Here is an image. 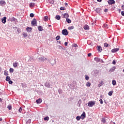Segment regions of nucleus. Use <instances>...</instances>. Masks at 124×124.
Segmentation results:
<instances>
[{
  "label": "nucleus",
  "instance_id": "f257e3e1",
  "mask_svg": "<svg viewBox=\"0 0 124 124\" xmlns=\"http://www.w3.org/2000/svg\"><path fill=\"white\" fill-rule=\"evenodd\" d=\"M94 105H95V101H90L88 103V106H89V107H93Z\"/></svg>",
  "mask_w": 124,
  "mask_h": 124
},
{
  "label": "nucleus",
  "instance_id": "f03ea898",
  "mask_svg": "<svg viewBox=\"0 0 124 124\" xmlns=\"http://www.w3.org/2000/svg\"><path fill=\"white\" fill-rule=\"evenodd\" d=\"M62 34L63 35H67L68 34V31L66 29H63L62 31Z\"/></svg>",
  "mask_w": 124,
  "mask_h": 124
},
{
  "label": "nucleus",
  "instance_id": "7ed1b4c3",
  "mask_svg": "<svg viewBox=\"0 0 124 124\" xmlns=\"http://www.w3.org/2000/svg\"><path fill=\"white\" fill-rule=\"evenodd\" d=\"M39 60L40 62H45V60H46L47 62H50L49 60H47V58L45 57H41Z\"/></svg>",
  "mask_w": 124,
  "mask_h": 124
},
{
  "label": "nucleus",
  "instance_id": "20e7f679",
  "mask_svg": "<svg viewBox=\"0 0 124 124\" xmlns=\"http://www.w3.org/2000/svg\"><path fill=\"white\" fill-rule=\"evenodd\" d=\"M0 4L1 6H4L6 4V2H5V1L2 0L0 1Z\"/></svg>",
  "mask_w": 124,
  "mask_h": 124
},
{
  "label": "nucleus",
  "instance_id": "39448f33",
  "mask_svg": "<svg viewBox=\"0 0 124 124\" xmlns=\"http://www.w3.org/2000/svg\"><path fill=\"white\" fill-rule=\"evenodd\" d=\"M80 118L81 120H84L86 118V113L85 112H83L82 114L80 116Z\"/></svg>",
  "mask_w": 124,
  "mask_h": 124
},
{
  "label": "nucleus",
  "instance_id": "423d86ee",
  "mask_svg": "<svg viewBox=\"0 0 124 124\" xmlns=\"http://www.w3.org/2000/svg\"><path fill=\"white\" fill-rule=\"evenodd\" d=\"M98 74H99V71L97 70H95L94 71V76L96 77V76H97V75H98Z\"/></svg>",
  "mask_w": 124,
  "mask_h": 124
},
{
  "label": "nucleus",
  "instance_id": "0eeeda50",
  "mask_svg": "<svg viewBox=\"0 0 124 124\" xmlns=\"http://www.w3.org/2000/svg\"><path fill=\"white\" fill-rule=\"evenodd\" d=\"M36 19L35 18H34L33 20L31 21V25H32L33 26H34L35 25H36Z\"/></svg>",
  "mask_w": 124,
  "mask_h": 124
},
{
  "label": "nucleus",
  "instance_id": "6e6552de",
  "mask_svg": "<svg viewBox=\"0 0 124 124\" xmlns=\"http://www.w3.org/2000/svg\"><path fill=\"white\" fill-rule=\"evenodd\" d=\"M108 3L109 5H112L115 4V0H109L108 1Z\"/></svg>",
  "mask_w": 124,
  "mask_h": 124
},
{
  "label": "nucleus",
  "instance_id": "1a4fd4ad",
  "mask_svg": "<svg viewBox=\"0 0 124 124\" xmlns=\"http://www.w3.org/2000/svg\"><path fill=\"white\" fill-rule=\"evenodd\" d=\"M94 60L96 62H101V59L99 58L95 57L94 58Z\"/></svg>",
  "mask_w": 124,
  "mask_h": 124
},
{
  "label": "nucleus",
  "instance_id": "9d476101",
  "mask_svg": "<svg viewBox=\"0 0 124 124\" xmlns=\"http://www.w3.org/2000/svg\"><path fill=\"white\" fill-rule=\"evenodd\" d=\"M119 49H120L119 48H114L111 50V52L112 53H116V52H118Z\"/></svg>",
  "mask_w": 124,
  "mask_h": 124
},
{
  "label": "nucleus",
  "instance_id": "9b49d317",
  "mask_svg": "<svg viewBox=\"0 0 124 124\" xmlns=\"http://www.w3.org/2000/svg\"><path fill=\"white\" fill-rule=\"evenodd\" d=\"M50 63L51 65H54L56 64V60H53L52 59L50 61Z\"/></svg>",
  "mask_w": 124,
  "mask_h": 124
},
{
  "label": "nucleus",
  "instance_id": "f8f14e48",
  "mask_svg": "<svg viewBox=\"0 0 124 124\" xmlns=\"http://www.w3.org/2000/svg\"><path fill=\"white\" fill-rule=\"evenodd\" d=\"M2 23L3 24H5L6 23V17L4 16L3 18L1 19Z\"/></svg>",
  "mask_w": 124,
  "mask_h": 124
},
{
  "label": "nucleus",
  "instance_id": "ddd939ff",
  "mask_svg": "<svg viewBox=\"0 0 124 124\" xmlns=\"http://www.w3.org/2000/svg\"><path fill=\"white\" fill-rule=\"evenodd\" d=\"M95 11L97 13H101V8H97L95 10Z\"/></svg>",
  "mask_w": 124,
  "mask_h": 124
},
{
  "label": "nucleus",
  "instance_id": "4468645a",
  "mask_svg": "<svg viewBox=\"0 0 124 124\" xmlns=\"http://www.w3.org/2000/svg\"><path fill=\"white\" fill-rule=\"evenodd\" d=\"M38 30L39 31H44V30L43 29V27H42V26H39L38 27Z\"/></svg>",
  "mask_w": 124,
  "mask_h": 124
},
{
  "label": "nucleus",
  "instance_id": "2eb2a0df",
  "mask_svg": "<svg viewBox=\"0 0 124 124\" xmlns=\"http://www.w3.org/2000/svg\"><path fill=\"white\" fill-rule=\"evenodd\" d=\"M45 87H46V88H50V86H51V84L50 83L46 82L45 83Z\"/></svg>",
  "mask_w": 124,
  "mask_h": 124
},
{
  "label": "nucleus",
  "instance_id": "dca6fc26",
  "mask_svg": "<svg viewBox=\"0 0 124 124\" xmlns=\"http://www.w3.org/2000/svg\"><path fill=\"white\" fill-rule=\"evenodd\" d=\"M18 64H19V63H18V62H14L13 63V65L14 67H17V66H18Z\"/></svg>",
  "mask_w": 124,
  "mask_h": 124
},
{
  "label": "nucleus",
  "instance_id": "f3484780",
  "mask_svg": "<svg viewBox=\"0 0 124 124\" xmlns=\"http://www.w3.org/2000/svg\"><path fill=\"white\" fill-rule=\"evenodd\" d=\"M63 18H65L66 19H67V18H68V17H69V15H68V13H65L63 15Z\"/></svg>",
  "mask_w": 124,
  "mask_h": 124
},
{
  "label": "nucleus",
  "instance_id": "a211bd4d",
  "mask_svg": "<svg viewBox=\"0 0 124 124\" xmlns=\"http://www.w3.org/2000/svg\"><path fill=\"white\" fill-rule=\"evenodd\" d=\"M36 102L37 103V104H40V103H41V102H42V99H38L37 100H36Z\"/></svg>",
  "mask_w": 124,
  "mask_h": 124
},
{
  "label": "nucleus",
  "instance_id": "6ab92c4d",
  "mask_svg": "<svg viewBox=\"0 0 124 124\" xmlns=\"http://www.w3.org/2000/svg\"><path fill=\"white\" fill-rule=\"evenodd\" d=\"M31 30H32V29L31 27H27L26 28L27 31L28 32H31Z\"/></svg>",
  "mask_w": 124,
  "mask_h": 124
},
{
  "label": "nucleus",
  "instance_id": "aec40b11",
  "mask_svg": "<svg viewBox=\"0 0 124 124\" xmlns=\"http://www.w3.org/2000/svg\"><path fill=\"white\" fill-rule=\"evenodd\" d=\"M115 69H116V67L115 66H113L109 70L110 72H114V71H115Z\"/></svg>",
  "mask_w": 124,
  "mask_h": 124
},
{
  "label": "nucleus",
  "instance_id": "412c9836",
  "mask_svg": "<svg viewBox=\"0 0 124 124\" xmlns=\"http://www.w3.org/2000/svg\"><path fill=\"white\" fill-rule=\"evenodd\" d=\"M84 30H85V31H87L88 30H90V27L88 26V25H85L84 27Z\"/></svg>",
  "mask_w": 124,
  "mask_h": 124
},
{
  "label": "nucleus",
  "instance_id": "4be33fe9",
  "mask_svg": "<svg viewBox=\"0 0 124 124\" xmlns=\"http://www.w3.org/2000/svg\"><path fill=\"white\" fill-rule=\"evenodd\" d=\"M97 50L98 51V52H101V51H102V49L101 46H97Z\"/></svg>",
  "mask_w": 124,
  "mask_h": 124
},
{
  "label": "nucleus",
  "instance_id": "5701e85b",
  "mask_svg": "<svg viewBox=\"0 0 124 124\" xmlns=\"http://www.w3.org/2000/svg\"><path fill=\"white\" fill-rule=\"evenodd\" d=\"M103 85H104V82H103V81H102L98 84V87L100 88V87H101V86H103Z\"/></svg>",
  "mask_w": 124,
  "mask_h": 124
},
{
  "label": "nucleus",
  "instance_id": "b1692460",
  "mask_svg": "<svg viewBox=\"0 0 124 124\" xmlns=\"http://www.w3.org/2000/svg\"><path fill=\"white\" fill-rule=\"evenodd\" d=\"M91 85H92V83H91V82H87L86 83V87H91Z\"/></svg>",
  "mask_w": 124,
  "mask_h": 124
},
{
  "label": "nucleus",
  "instance_id": "393cba45",
  "mask_svg": "<svg viewBox=\"0 0 124 124\" xmlns=\"http://www.w3.org/2000/svg\"><path fill=\"white\" fill-rule=\"evenodd\" d=\"M66 21L67 23H68V24H70V23H71V20H70V19H69V18H66Z\"/></svg>",
  "mask_w": 124,
  "mask_h": 124
},
{
  "label": "nucleus",
  "instance_id": "a878e982",
  "mask_svg": "<svg viewBox=\"0 0 124 124\" xmlns=\"http://www.w3.org/2000/svg\"><path fill=\"white\" fill-rule=\"evenodd\" d=\"M10 80H11V78H10V77L7 76L6 78V81H7L8 82Z\"/></svg>",
  "mask_w": 124,
  "mask_h": 124
},
{
  "label": "nucleus",
  "instance_id": "bb28decb",
  "mask_svg": "<svg viewBox=\"0 0 124 124\" xmlns=\"http://www.w3.org/2000/svg\"><path fill=\"white\" fill-rule=\"evenodd\" d=\"M112 83L113 86H116V84H117V82L115 80H112Z\"/></svg>",
  "mask_w": 124,
  "mask_h": 124
},
{
  "label": "nucleus",
  "instance_id": "cd10ccee",
  "mask_svg": "<svg viewBox=\"0 0 124 124\" xmlns=\"http://www.w3.org/2000/svg\"><path fill=\"white\" fill-rule=\"evenodd\" d=\"M55 18L57 20H60L61 19V16H60L59 15H57V16H56Z\"/></svg>",
  "mask_w": 124,
  "mask_h": 124
},
{
  "label": "nucleus",
  "instance_id": "c85d7f7f",
  "mask_svg": "<svg viewBox=\"0 0 124 124\" xmlns=\"http://www.w3.org/2000/svg\"><path fill=\"white\" fill-rule=\"evenodd\" d=\"M101 122H102L103 124H105V123H106V120H105V118H103L101 120Z\"/></svg>",
  "mask_w": 124,
  "mask_h": 124
},
{
  "label": "nucleus",
  "instance_id": "c756f323",
  "mask_svg": "<svg viewBox=\"0 0 124 124\" xmlns=\"http://www.w3.org/2000/svg\"><path fill=\"white\" fill-rule=\"evenodd\" d=\"M9 71L10 73H13L14 72V69L12 68H10Z\"/></svg>",
  "mask_w": 124,
  "mask_h": 124
},
{
  "label": "nucleus",
  "instance_id": "7c9ffc66",
  "mask_svg": "<svg viewBox=\"0 0 124 124\" xmlns=\"http://www.w3.org/2000/svg\"><path fill=\"white\" fill-rule=\"evenodd\" d=\"M44 20L45 22H47L48 21V16H46L44 17Z\"/></svg>",
  "mask_w": 124,
  "mask_h": 124
},
{
  "label": "nucleus",
  "instance_id": "2f4dec72",
  "mask_svg": "<svg viewBox=\"0 0 124 124\" xmlns=\"http://www.w3.org/2000/svg\"><path fill=\"white\" fill-rule=\"evenodd\" d=\"M44 121H49V117L46 116V117L44 118Z\"/></svg>",
  "mask_w": 124,
  "mask_h": 124
},
{
  "label": "nucleus",
  "instance_id": "473e14b6",
  "mask_svg": "<svg viewBox=\"0 0 124 124\" xmlns=\"http://www.w3.org/2000/svg\"><path fill=\"white\" fill-rule=\"evenodd\" d=\"M4 75H5V76H8L9 74H8V72L7 71H4Z\"/></svg>",
  "mask_w": 124,
  "mask_h": 124
},
{
  "label": "nucleus",
  "instance_id": "72a5a7b5",
  "mask_svg": "<svg viewBox=\"0 0 124 124\" xmlns=\"http://www.w3.org/2000/svg\"><path fill=\"white\" fill-rule=\"evenodd\" d=\"M108 94L109 96H111L113 94V91L109 92Z\"/></svg>",
  "mask_w": 124,
  "mask_h": 124
},
{
  "label": "nucleus",
  "instance_id": "f704fd0d",
  "mask_svg": "<svg viewBox=\"0 0 124 124\" xmlns=\"http://www.w3.org/2000/svg\"><path fill=\"white\" fill-rule=\"evenodd\" d=\"M30 16L31 17V18H33V17H34V15L33 13H31L30 14Z\"/></svg>",
  "mask_w": 124,
  "mask_h": 124
},
{
  "label": "nucleus",
  "instance_id": "c9c22d12",
  "mask_svg": "<svg viewBox=\"0 0 124 124\" xmlns=\"http://www.w3.org/2000/svg\"><path fill=\"white\" fill-rule=\"evenodd\" d=\"M89 79H90V77H89L88 75H85V80H89Z\"/></svg>",
  "mask_w": 124,
  "mask_h": 124
},
{
  "label": "nucleus",
  "instance_id": "e433bc0d",
  "mask_svg": "<svg viewBox=\"0 0 124 124\" xmlns=\"http://www.w3.org/2000/svg\"><path fill=\"white\" fill-rule=\"evenodd\" d=\"M80 119H81V117L80 116H77L76 117V119L77 120V121H80Z\"/></svg>",
  "mask_w": 124,
  "mask_h": 124
},
{
  "label": "nucleus",
  "instance_id": "4c0bfd02",
  "mask_svg": "<svg viewBox=\"0 0 124 124\" xmlns=\"http://www.w3.org/2000/svg\"><path fill=\"white\" fill-rule=\"evenodd\" d=\"M30 6H31V7H32V6H34V3H31L30 4Z\"/></svg>",
  "mask_w": 124,
  "mask_h": 124
},
{
  "label": "nucleus",
  "instance_id": "58836bf2",
  "mask_svg": "<svg viewBox=\"0 0 124 124\" xmlns=\"http://www.w3.org/2000/svg\"><path fill=\"white\" fill-rule=\"evenodd\" d=\"M26 123L27 124H31V119H29Z\"/></svg>",
  "mask_w": 124,
  "mask_h": 124
},
{
  "label": "nucleus",
  "instance_id": "ea45409f",
  "mask_svg": "<svg viewBox=\"0 0 124 124\" xmlns=\"http://www.w3.org/2000/svg\"><path fill=\"white\" fill-rule=\"evenodd\" d=\"M73 29H74V26H71L68 27V30H73Z\"/></svg>",
  "mask_w": 124,
  "mask_h": 124
},
{
  "label": "nucleus",
  "instance_id": "a19ab883",
  "mask_svg": "<svg viewBox=\"0 0 124 124\" xmlns=\"http://www.w3.org/2000/svg\"><path fill=\"white\" fill-rule=\"evenodd\" d=\"M60 38H61V37H60V36H57L56 37V40H60Z\"/></svg>",
  "mask_w": 124,
  "mask_h": 124
},
{
  "label": "nucleus",
  "instance_id": "79ce46f5",
  "mask_svg": "<svg viewBox=\"0 0 124 124\" xmlns=\"http://www.w3.org/2000/svg\"><path fill=\"white\" fill-rule=\"evenodd\" d=\"M9 84H10V85H12V84H13V81H12V80H9Z\"/></svg>",
  "mask_w": 124,
  "mask_h": 124
},
{
  "label": "nucleus",
  "instance_id": "37998d69",
  "mask_svg": "<svg viewBox=\"0 0 124 124\" xmlns=\"http://www.w3.org/2000/svg\"><path fill=\"white\" fill-rule=\"evenodd\" d=\"M7 108L9 109V110H11V109H12V107H11V106H8Z\"/></svg>",
  "mask_w": 124,
  "mask_h": 124
},
{
  "label": "nucleus",
  "instance_id": "c03bdc74",
  "mask_svg": "<svg viewBox=\"0 0 124 124\" xmlns=\"http://www.w3.org/2000/svg\"><path fill=\"white\" fill-rule=\"evenodd\" d=\"M60 10H65V7H61L60 8Z\"/></svg>",
  "mask_w": 124,
  "mask_h": 124
},
{
  "label": "nucleus",
  "instance_id": "a18cd8bd",
  "mask_svg": "<svg viewBox=\"0 0 124 124\" xmlns=\"http://www.w3.org/2000/svg\"><path fill=\"white\" fill-rule=\"evenodd\" d=\"M22 108L21 107H20L18 109V112H19V113H21L22 112Z\"/></svg>",
  "mask_w": 124,
  "mask_h": 124
},
{
  "label": "nucleus",
  "instance_id": "49530a36",
  "mask_svg": "<svg viewBox=\"0 0 124 124\" xmlns=\"http://www.w3.org/2000/svg\"><path fill=\"white\" fill-rule=\"evenodd\" d=\"M99 101H100L101 104H103V101L102 100V99H100L99 100Z\"/></svg>",
  "mask_w": 124,
  "mask_h": 124
},
{
  "label": "nucleus",
  "instance_id": "de8ad7c7",
  "mask_svg": "<svg viewBox=\"0 0 124 124\" xmlns=\"http://www.w3.org/2000/svg\"><path fill=\"white\" fill-rule=\"evenodd\" d=\"M108 45H109L108 44H107V43H105L104 44L105 47H108Z\"/></svg>",
  "mask_w": 124,
  "mask_h": 124
},
{
  "label": "nucleus",
  "instance_id": "09e8293b",
  "mask_svg": "<svg viewBox=\"0 0 124 124\" xmlns=\"http://www.w3.org/2000/svg\"><path fill=\"white\" fill-rule=\"evenodd\" d=\"M73 46L75 47H78V45H77V44H74L73 45Z\"/></svg>",
  "mask_w": 124,
  "mask_h": 124
},
{
  "label": "nucleus",
  "instance_id": "8fccbe9b",
  "mask_svg": "<svg viewBox=\"0 0 124 124\" xmlns=\"http://www.w3.org/2000/svg\"><path fill=\"white\" fill-rule=\"evenodd\" d=\"M112 64H116V60H113V61Z\"/></svg>",
  "mask_w": 124,
  "mask_h": 124
},
{
  "label": "nucleus",
  "instance_id": "3c124183",
  "mask_svg": "<svg viewBox=\"0 0 124 124\" xmlns=\"http://www.w3.org/2000/svg\"><path fill=\"white\" fill-rule=\"evenodd\" d=\"M23 35H24V36H25V37H27V36H28V35H27V33H23Z\"/></svg>",
  "mask_w": 124,
  "mask_h": 124
},
{
  "label": "nucleus",
  "instance_id": "603ef678",
  "mask_svg": "<svg viewBox=\"0 0 124 124\" xmlns=\"http://www.w3.org/2000/svg\"><path fill=\"white\" fill-rule=\"evenodd\" d=\"M121 15H122V16H124V11L121 12Z\"/></svg>",
  "mask_w": 124,
  "mask_h": 124
},
{
  "label": "nucleus",
  "instance_id": "864d4df0",
  "mask_svg": "<svg viewBox=\"0 0 124 124\" xmlns=\"http://www.w3.org/2000/svg\"><path fill=\"white\" fill-rule=\"evenodd\" d=\"M68 44V43H67V42H65V43H64L65 46H67Z\"/></svg>",
  "mask_w": 124,
  "mask_h": 124
},
{
  "label": "nucleus",
  "instance_id": "5fc2aeb1",
  "mask_svg": "<svg viewBox=\"0 0 124 124\" xmlns=\"http://www.w3.org/2000/svg\"><path fill=\"white\" fill-rule=\"evenodd\" d=\"M92 56V53H88V57H91Z\"/></svg>",
  "mask_w": 124,
  "mask_h": 124
},
{
  "label": "nucleus",
  "instance_id": "6e6d98bb",
  "mask_svg": "<svg viewBox=\"0 0 124 124\" xmlns=\"http://www.w3.org/2000/svg\"><path fill=\"white\" fill-rule=\"evenodd\" d=\"M104 12H108V9H105L104 10Z\"/></svg>",
  "mask_w": 124,
  "mask_h": 124
},
{
  "label": "nucleus",
  "instance_id": "4d7b16f0",
  "mask_svg": "<svg viewBox=\"0 0 124 124\" xmlns=\"http://www.w3.org/2000/svg\"><path fill=\"white\" fill-rule=\"evenodd\" d=\"M97 1L98 2H101V1H102V0H97Z\"/></svg>",
  "mask_w": 124,
  "mask_h": 124
},
{
  "label": "nucleus",
  "instance_id": "13d9d810",
  "mask_svg": "<svg viewBox=\"0 0 124 124\" xmlns=\"http://www.w3.org/2000/svg\"><path fill=\"white\" fill-rule=\"evenodd\" d=\"M1 101H2V99H1V98H0V102H1Z\"/></svg>",
  "mask_w": 124,
  "mask_h": 124
},
{
  "label": "nucleus",
  "instance_id": "bf43d9fd",
  "mask_svg": "<svg viewBox=\"0 0 124 124\" xmlns=\"http://www.w3.org/2000/svg\"><path fill=\"white\" fill-rule=\"evenodd\" d=\"M2 121V118H0V122H1Z\"/></svg>",
  "mask_w": 124,
  "mask_h": 124
},
{
  "label": "nucleus",
  "instance_id": "052dcab7",
  "mask_svg": "<svg viewBox=\"0 0 124 124\" xmlns=\"http://www.w3.org/2000/svg\"><path fill=\"white\" fill-rule=\"evenodd\" d=\"M61 48H62V46H59V48L61 49Z\"/></svg>",
  "mask_w": 124,
  "mask_h": 124
},
{
  "label": "nucleus",
  "instance_id": "680f3d73",
  "mask_svg": "<svg viewBox=\"0 0 124 124\" xmlns=\"http://www.w3.org/2000/svg\"><path fill=\"white\" fill-rule=\"evenodd\" d=\"M65 6H67V3H66L65 4Z\"/></svg>",
  "mask_w": 124,
  "mask_h": 124
},
{
  "label": "nucleus",
  "instance_id": "e2e57ef3",
  "mask_svg": "<svg viewBox=\"0 0 124 124\" xmlns=\"http://www.w3.org/2000/svg\"><path fill=\"white\" fill-rule=\"evenodd\" d=\"M37 0H32V1H37Z\"/></svg>",
  "mask_w": 124,
  "mask_h": 124
},
{
  "label": "nucleus",
  "instance_id": "0e129e2a",
  "mask_svg": "<svg viewBox=\"0 0 124 124\" xmlns=\"http://www.w3.org/2000/svg\"><path fill=\"white\" fill-rule=\"evenodd\" d=\"M48 27H51V25H48Z\"/></svg>",
  "mask_w": 124,
  "mask_h": 124
},
{
  "label": "nucleus",
  "instance_id": "69168bd1",
  "mask_svg": "<svg viewBox=\"0 0 124 124\" xmlns=\"http://www.w3.org/2000/svg\"><path fill=\"white\" fill-rule=\"evenodd\" d=\"M17 31H19V30H17Z\"/></svg>",
  "mask_w": 124,
  "mask_h": 124
},
{
  "label": "nucleus",
  "instance_id": "338daca9",
  "mask_svg": "<svg viewBox=\"0 0 124 124\" xmlns=\"http://www.w3.org/2000/svg\"><path fill=\"white\" fill-rule=\"evenodd\" d=\"M59 43H61V41H59Z\"/></svg>",
  "mask_w": 124,
  "mask_h": 124
},
{
  "label": "nucleus",
  "instance_id": "774afa93",
  "mask_svg": "<svg viewBox=\"0 0 124 124\" xmlns=\"http://www.w3.org/2000/svg\"><path fill=\"white\" fill-rule=\"evenodd\" d=\"M123 72H124V69L123 70Z\"/></svg>",
  "mask_w": 124,
  "mask_h": 124
}]
</instances>
